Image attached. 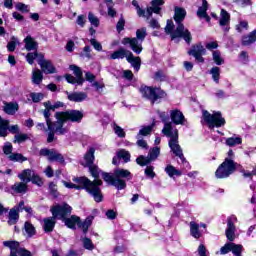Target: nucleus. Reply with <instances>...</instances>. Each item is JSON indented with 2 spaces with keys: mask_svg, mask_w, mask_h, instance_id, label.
<instances>
[{
  "mask_svg": "<svg viewBox=\"0 0 256 256\" xmlns=\"http://www.w3.org/2000/svg\"><path fill=\"white\" fill-rule=\"evenodd\" d=\"M31 183H33L34 185H38V187H41V185H43V180L41 179V177H39V175H37L34 172V175L31 178Z\"/></svg>",
  "mask_w": 256,
  "mask_h": 256,
  "instance_id": "nucleus-59",
  "label": "nucleus"
},
{
  "mask_svg": "<svg viewBox=\"0 0 256 256\" xmlns=\"http://www.w3.org/2000/svg\"><path fill=\"white\" fill-rule=\"evenodd\" d=\"M230 21H231V16L229 15V13L226 10L222 9L221 14H220L219 25H220V27H222V29L225 33L229 32Z\"/></svg>",
  "mask_w": 256,
  "mask_h": 256,
  "instance_id": "nucleus-23",
  "label": "nucleus"
},
{
  "mask_svg": "<svg viewBox=\"0 0 256 256\" xmlns=\"http://www.w3.org/2000/svg\"><path fill=\"white\" fill-rule=\"evenodd\" d=\"M73 182H67L63 181L64 187L67 189H77L78 191L80 189H85L89 195L93 196L94 201L96 203H101L103 201V195L101 194V185H103V181L100 179H96L94 181L89 180L87 177H79V178H73Z\"/></svg>",
  "mask_w": 256,
  "mask_h": 256,
  "instance_id": "nucleus-1",
  "label": "nucleus"
},
{
  "mask_svg": "<svg viewBox=\"0 0 256 256\" xmlns=\"http://www.w3.org/2000/svg\"><path fill=\"white\" fill-rule=\"evenodd\" d=\"M140 93L146 97V99H150L152 103H155L157 99H163L166 95L161 88H151L149 86H142L140 88Z\"/></svg>",
  "mask_w": 256,
  "mask_h": 256,
  "instance_id": "nucleus-9",
  "label": "nucleus"
},
{
  "mask_svg": "<svg viewBox=\"0 0 256 256\" xmlns=\"http://www.w3.org/2000/svg\"><path fill=\"white\" fill-rule=\"evenodd\" d=\"M220 253L221 255L233 253L234 256H242L241 253H243V245L228 242L220 249Z\"/></svg>",
  "mask_w": 256,
  "mask_h": 256,
  "instance_id": "nucleus-16",
  "label": "nucleus"
},
{
  "mask_svg": "<svg viewBox=\"0 0 256 256\" xmlns=\"http://www.w3.org/2000/svg\"><path fill=\"white\" fill-rule=\"evenodd\" d=\"M15 193H27V182H18L12 186Z\"/></svg>",
  "mask_w": 256,
  "mask_h": 256,
  "instance_id": "nucleus-40",
  "label": "nucleus"
},
{
  "mask_svg": "<svg viewBox=\"0 0 256 256\" xmlns=\"http://www.w3.org/2000/svg\"><path fill=\"white\" fill-rule=\"evenodd\" d=\"M132 5H133V7L136 8V11H137V14L139 15V17H145V10L141 9L137 0H133Z\"/></svg>",
  "mask_w": 256,
  "mask_h": 256,
  "instance_id": "nucleus-58",
  "label": "nucleus"
},
{
  "mask_svg": "<svg viewBox=\"0 0 256 256\" xmlns=\"http://www.w3.org/2000/svg\"><path fill=\"white\" fill-rule=\"evenodd\" d=\"M4 247H9L10 256H31V252L19 247V242L17 241H4Z\"/></svg>",
  "mask_w": 256,
  "mask_h": 256,
  "instance_id": "nucleus-12",
  "label": "nucleus"
},
{
  "mask_svg": "<svg viewBox=\"0 0 256 256\" xmlns=\"http://www.w3.org/2000/svg\"><path fill=\"white\" fill-rule=\"evenodd\" d=\"M159 118L161 119L162 123H169V114L167 112L157 111Z\"/></svg>",
  "mask_w": 256,
  "mask_h": 256,
  "instance_id": "nucleus-62",
  "label": "nucleus"
},
{
  "mask_svg": "<svg viewBox=\"0 0 256 256\" xmlns=\"http://www.w3.org/2000/svg\"><path fill=\"white\" fill-rule=\"evenodd\" d=\"M88 167L90 169L91 175L94 176L95 179H97V177H99V175L101 173V170H99V168L97 166H93V165H90Z\"/></svg>",
  "mask_w": 256,
  "mask_h": 256,
  "instance_id": "nucleus-61",
  "label": "nucleus"
},
{
  "mask_svg": "<svg viewBox=\"0 0 256 256\" xmlns=\"http://www.w3.org/2000/svg\"><path fill=\"white\" fill-rule=\"evenodd\" d=\"M57 118L60 119L61 129H64V132H58V135H67L69 133V126H65L67 121L71 123H81L83 120V112L79 110H67L65 112H57Z\"/></svg>",
  "mask_w": 256,
  "mask_h": 256,
  "instance_id": "nucleus-5",
  "label": "nucleus"
},
{
  "mask_svg": "<svg viewBox=\"0 0 256 256\" xmlns=\"http://www.w3.org/2000/svg\"><path fill=\"white\" fill-rule=\"evenodd\" d=\"M8 131L13 134L19 133V125L9 127V120H5L0 116V137H7Z\"/></svg>",
  "mask_w": 256,
  "mask_h": 256,
  "instance_id": "nucleus-17",
  "label": "nucleus"
},
{
  "mask_svg": "<svg viewBox=\"0 0 256 256\" xmlns=\"http://www.w3.org/2000/svg\"><path fill=\"white\" fill-rule=\"evenodd\" d=\"M19 221V212L17 208H12L8 214V225H15Z\"/></svg>",
  "mask_w": 256,
  "mask_h": 256,
  "instance_id": "nucleus-34",
  "label": "nucleus"
},
{
  "mask_svg": "<svg viewBox=\"0 0 256 256\" xmlns=\"http://www.w3.org/2000/svg\"><path fill=\"white\" fill-rule=\"evenodd\" d=\"M24 43L25 49L27 51H35V49H37V42H35V40L31 36H27L24 39Z\"/></svg>",
  "mask_w": 256,
  "mask_h": 256,
  "instance_id": "nucleus-39",
  "label": "nucleus"
},
{
  "mask_svg": "<svg viewBox=\"0 0 256 256\" xmlns=\"http://www.w3.org/2000/svg\"><path fill=\"white\" fill-rule=\"evenodd\" d=\"M81 218L79 216L72 215L70 218L64 219V223L68 229H77Z\"/></svg>",
  "mask_w": 256,
  "mask_h": 256,
  "instance_id": "nucleus-30",
  "label": "nucleus"
},
{
  "mask_svg": "<svg viewBox=\"0 0 256 256\" xmlns=\"http://www.w3.org/2000/svg\"><path fill=\"white\" fill-rule=\"evenodd\" d=\"M203 123L209 127V129H215V127H223L225 125V118L221 115V112L209 113L207 110L202 111Z\"/></svg>",
  "mask_w": 256,
  "mask_h": 256,
  "instance_id": "nucleus-7",
  "label": "nucleus"
},
{
  "mask_svg": "<svg viewBox=\"0 0 256 256\" xmlns=\"http://www.w3.org/2000/svg\"><path fill=\"white\" fill-rule=\"evenodd\" d=\"M70 70L73 71L75 77L66 75V81L72 85H83L85 80L83 79V71H81V68L77 65H70Z\"/></svg>",
  "mask_w": 256,
  "mask_h": 256,
  "instance_id": "nucleus-14",
  "label": "nucleus"
},
{
  "mask_svg": "<svg viewBox=\"0 0 256 256\" xmlns=\"http://www.w3.org/2000/svg\"><path fill=\"white\" fill-rule=\"evenodd\" d=\"M150 7H148L145 11V16L147 19L153 15V13H156V15H159L161 13V6L165 5V1L163 0H152Z\"/></svg>",
  "mask_w": 256,
  "mask_h": 256,
  "instance_id": "nucleus-21",
  "label": "nucleus"
},
{
  "mask_svg": "<svg viewBox=\"0 0 256 256\" xmlns=\"http://www.w3.org/2000/svg\"><path fill=\"white\" fill-rule=\"evenodd\" d=\"M151 131H153V126H143L137 135V139H141V137H147V135H151Z\"/></svg>",
  "mask_w": 256,
  "mask_h": 256,
  "instance_id": "nucleus-43",
  "label": "nucleus"
},
{
  "mask_svg": "<svg viewBox=\"0 0 256 256\" xmlns=\"http://www.w3.org/2000/svg\"><path fill=\"white\" fill-rule=\"evenodd\" d=\"M87 167H91L95 161V148H90L84 156Z\"/></svg>",
  "mask_w": 256,
  "mask_h": 256,
  "instance_id": "nucleus-37",
  "label": "nucleus"
},
{
  "mask_svg": "<svg viewBox=\"0 0 256 256\" xmlns=\"http://www.w3.org/2000/svg\"><path fill=\"white\" fill-rule=\"evenodd\" d=\"M38 64L40 65L43 73H46V74L55 73V66H53V63H51V61L41 59L38 61Z\"/></svg>",
  "mask_w": 256,
  "mask_h": 256,
  "instance_id": "nucleus-27",
  "label": "nucleus"
},
{
  "mask_svg": "<svg viewBox=\"0 0 256 256\" xmlns=\"http://www.w3.org/2000/svg\"><path fill=\"white\" fill-rule=\"evenodd\" d=\"M3 152L5 155H11L13 153V145L11 142H6L3 146Z\"/></svg>",
  "mask_w": 256,
  "mask_h": 256,
  "instance_id": "nucleus-60",
  "label": "nucleus"
},
{
  "mask_svg": "<svg viewBox=\"0 0 256 256\" xmlns=\"http://www.w3.org/2000/svg\"><path fill=\"white\" fill-rule=\"evenodd\" d=\"M208 9H209V3H207V0H202V6H200L197 11V17H199L200 19H205L207 23L211 21V17L207 15Z\"/></svg>",
  "mask_w": 256,
  "mask_h": 256,
  "instance_id": "nucleus-25",
  "label": "nucleus"
},
{
  "mask_svg": "<svg viewBox=\"0 0 256 256\" xmlns=\"http://www.w3.org/2000/svg\"><path fill=\"white\" fill-rule=\"evenodd\" d=\"M14 139V143H23L29 139V136L27 134H16Z\"/></svg>",
  "mask_w": 256,
  "mask_h": 256,
  "instance_id": "nucleus-57",
  "label": "nucleus"
},
{
  "mask_svg": "<svg viewBox=\"0 0 256 256\" xmlns=\"http://www.w3.org/2000/svg\"><path fill=\"white\" fill-rule=\"evenodd\" d=\"M153 166H147L145 169V175L153 179L155 177V172L153 171Z\"/></svg>",
  "mask_w": 256,
  "mask_h": 256,
  "instance_id": "nucleus-64",
  "label": "nucleus"
},
{
  "mask_svg": "<svg viewBox=\"0 0 256 256\" xmlns=\"http://www.w3.org/2000/svg\"><path fill=\"white\" fill-rule=\"evenodd\" d=\"M173 29H175V24H173L172 20H168L167 21V25L165 27V31L168 35L172 36L173 33H175V31H173ZM171 39H173V36L171 37Z\"/></svg>",
  "mask_w": 256,
  "mask_h": 256,
  "instance_id": "nucleus-53",
  "label": "nucleus"
},
{
  "mask_svg": "<svg viewBox=\"0 0 256 256\" xmlns=\"http://www.w3.org/2000/svg\"><path fill=\"white\" fill-rule=\"evenodd\" d=\"M210 75H212L214 82L219 83V79H221V68L217 66L213 67L210 70Z\"/></svg>",
  "mask_w": 256,
  "mask_h": 256,
  "instance_id": "nucleus-44",
  "label": "nucleus"
},
{
  "mask_svg": "<svg viewBox=\"0 0 256 256\" xmlns=\"http://www.w3.org/2000/svg\"><path fill=\"white\" fill-rule=\"evenodd\" d=\"M129 53H131V51L126 50L125 48H120L117 51L113 52L110 55V59H127V56L129 55Z\"/></svg>",
  "mask_w": 256,
  "mask_h": 256,
  "instance_id": "nucleus-32",
  "label": "nucleus"
},
{
  "mask_svg": "<svg viewBox=\"0 0 256 256\" xmlns=\"http://www.w3.org/2000/svg\"><path fill=\"white\" fill-rule=\"evenodd\" d=\"M185 17H187V11H185L184 8H174V21L177 26L174 32L172 33V40L184 39V41H186V43L189 45L193 37L191 36V32L189 31V29L185 28V25H183Z\"/></svg>",
  "mask_w": 256,
  "mask_h": 256,
  "instance_id": "nucleus-2",
  "label": "nucleus"
},
{
  "mask_svg": "<svg viewBox=\"0 0 256 256\" xmlns=\"http://www.w3.org/2000/svg\"><path fill=\"white\" fill-rule=\"evenodd\" d=\"M10 161H18L20 163H23V161H27V158L23 157V154L14 153L9 155Z\"/></svg>",
  "mask_w": 256,
  "mask_h": 256,
  "instance_id": "nucleus-52",
  "label": "nucleus"
},
{
  "mask_svg": "<svg viewBox=\"0 0 256 256\" xmlns=\"http://www.w3.org/2000/svg\"><path fill=\"white\" fill-rule=\"evenodd\" d=\"M34 173L35 171L31 169H25L22 173L18 174V178L20 181H23V183H31Z\"/></svg>",
  "mask_w": 256,
  "mask_h": 256,
  "instance_id": "nucleus-31",
  "label": "nucleus"
},
{
  "mask_svg": "<svg viewBox=\"0 0 256 256\" xmlns=\"http://www.w3.org/2000/svg\"><path fill=\"white\" fill-rule=\"evenodd\" d=\"M102 179L109 185L116 187L118 191H122L127 187V181H131L133 179V175L129 170H125L123 168H117L114 170L113 174L102 172Z\"/></svg>",
  "mask_w": 256,
  "mask_h": 256,
  "instance_id": "nucleus-3",
  "label": "nucleus"
},
{
  "mask_svg": "<svg viewBox=\"0 0 256 256\" xmlns=\"http://www.w3.org/2000/svg\"><path fill=\"white\" fill-rule=\"evenodd\" d=\"M118 159H123L125 163H128V161L131 159V154H129L128 151L120 150L117 154Z\"/></svg>",
  "mask_w": 256,
  "mask_h": 256,
  "instance_id": "nucleus-51",
  "label": "nucleus"
},
{
  "mask_svg": "<svg viewBox=\"0 0 256 256\" xmlns=\"http://www.w3.org/2000/svg\"><path fill=\"white\" fill-rule=\"evenodd\" d=\"M213 61L217 65H223L225 63V60H223V57H221V52L219 50H215L212 53Z\"/></svg>",
  "mask_w": 256,
  "mask_h": 256,
  "instance_id": "nucleus-46",
  "label": "nucleus"
},
{
  "mask_svg": "<svg viewBox=\"0 0 256 256\" xmlns=\"http://www.w3.org/2000/svg\"><path fill=\"white\" fill-rule=\"evenodd\" d=\"M71 211H73V208H71V206H69V204L67 203L58 204L51 208V213L53 215V218L60 219L61 221H65V219H67Z\"/></svg>",
  "mask_w": 256,
  "mask_h": 256,
  "instance_id": "nucleus-11",
  "label": "nucleus"
},
{
  "mask_svg": "<svg viewBox=\"0 0 256 256\" xmlns=\"http://www.w3.org/2000/svg\"><path fill=\"white\" fill-rule=\"evenodd\" d=\"M235 223H237V216L231 215L227 218V228L225 230V235L226 239L231 242H233L234 239H237V227H235Z\"/></svg>",
  "mask_w": 256,
  "mask_h": 256,
  "instance_id": "nucleus-15",
  "label": "nucleus"
},
{
  "mask_svg": "<svg viewBox=\"0 0 256 256\" xmlns=\"http://www.w3.org/2000/svg\"><path fill=\"white\" fill-rule=\"evenodd\" d=\"M249 29V23L245 20H241L238 25H236V30L238 33H243V31H247Z\"/></svg>",
  "mask_w": 256,
  "mask_h": 256,
  "instance_id": "nucleus-50",
  "label": "nucleus"
},
{
  "mask_svg": "<svg viewBox=\"0 0 256 256\" xmlns=\"http://www.w3.org/2000/svg\"><path fill=\"white\" fill-rule=\"evenodd\" d=\"M159 155H161V148H159V146H156L150 149L149 157L139 156L136 159V163L141 167H145V165H149L151 161H155V159H157Z\"/></svg>",
  "mask_w": 256,
  "mask_h": 256,
  "instance_id": "nucleus-13",
  "label": "nucleus"
},
{
  "mask_svg": "<svg viewBox=\"0 0 256 256\" xmlns=\"http://www.w3.org/2000/svg\"><path fill=\"white\" fill-rule=\"evenodd\" d=\"M43 227H44V231L46 233H51V231H53V229L55 228V218H54V216L49 217V218H45Z\"/></svg>",
  "mask_w": 256,
  "mask_h": 256,
  "instance_id": "nucleus-33",
  "label": "nucleus"
},
{
  "mask_svg": "<svg viewBox=\"0 0 256 256\" xmlns=\"http://www.w3.org/2000/svg\"><path fill=\"white\" fill-rule=\"evenodd\" d=\"M147 37V29L141 28L136 31V38L126 37L122 40V45H129L130 49L136 53V55H141L143 51V41Z\"/></svg>",
  "mask_w": 256,
  "mask_h": 256,
  "instance_id": "nucleus-6",
  "label": "nucleus"
},
{
  "mask_svg": "<svg viewBox=\"0 0 256 256\" xmlns=\"http://www.w3.org/2000/svg\"><path fill=\"white\" fill-rule=\"evenodd\" d=\"M256 41V30L251 32L248 36H244L242 38V45H251V43H255Z\"/></svg>",
  "mask_w": 256,
  "mask_h": 256,
  "instance_id": "nucleus-41",
  "label": "nucleus"
},
{
  "mask_svg": "<svg viewBox=\"0 0 256 256\" xmlns=\"http://www.w3.org/2000/svg\"><path fill=\"white\" fill-rule=\"evenodd\" d=\"M162 133L168 139H179V130L173 125V122L165 123Z\"/></svg>",
  "mask_w": 256,
  "mask_h": 256,
  "instance_id": "nucleus-20",
  "label": "nucleus"
},
{
  "mask_svg": "<svg viewBox=\"0 0 256 256\" xmlns=\"http://www.w3.org/2000/svg\"><path fill=\"white\" fill-rule=\"evenodd\" d=\"M82 243L84 249H87L88 251H93V249H95V244H93V241L87 237L82 239Z\"/></svg>",
  "mask_w": 256,
  "mask_h": 256,
  "instance_id": "nucleus-47",
  "label": "nucleus"
},
{
  "mask_svg": "<svg viewBox=\"0 0 256 256\" xmlns=\"http://www.w3.org/2000/svg\"><path fill=\"white\" fill-rule=\"evenodd\" d=\"M45 95L43 93H31L30 98L32 99L33 103H39V101H43Z\"/></svg>",
  "mask_w": 256,
  "mask_h": 256,
  "instance_id": "nucleus-56",
  "label": "nucleus"
},
{
  "mask_svg": "<svg viewBox=\"0 0 256 256\" xmlns=\"http://www.w3.org/2000/svg\"><path fill=\"white\" fill-rule=\"evenodd\" d=\"M168 145L174 153L176 157H179L182 165L185 167V169H191V165L187 162V159L183 155V149H181V146L179 145V138L176 139H170L168 142Z\"/></svg>",
  "mask_w": 256,
  "mask_h": 256,
  "instance_id": "nucleus-10",
  "label": "nucleus"
},
{
  "mask_svg": "<svg viewBox=\"0 0 256 256\" xmlns=\"http://www.w3.org/2000/svg\"><path fill=\"white\" fill-rule=\"evenodd\" d=\"M44 107H50L52 108V111H55V109H61L63 107V102H55L54 104L51 103V101H47L43 103Z\"/></svg>",
  "mask_w": 256,
  "mask_h": 256,
  "instance_id": "nucleus-49",
  "label": "nucleus"
},
{
  "mask_svg": "<svg viewBox=\"0 0 256 256\" xmlns=\"http://www.w3.org/2000/svg\"><path fill=\"white\" fill-rule=\"evenodd\" d=\"M17 45H19V40H17V38L15 37H12L11 41L7 44L8 51L10 53H13V51H15V49L17 48Z\"/></svg>",
  "mask_w": 256,
  "mask_h": 256,
  "instance_id": "nucleus-48",
  "label": "nucleus"
},
{
  "mask_svg": "<svg viewBox=\"0 0 256 256\" xmlns=\"http://www.w3.org/2000/svg\"><path fill=\"white\" fill-rule=\"evenodd\" d=\"M45 109L43 111V115L46 121V125L48 127V137L47 142L53 143L55 140V135H59V133H63L65 129H61V120L57 117V112L55 113V119L56 121H51V111H53V108L49 106H44Z\"/></svg>",
  "mask_w": 256,
  "mask_h": 256,
  "instance_id": "nucleus-4",
  "label": "nucleus"
},
{
  "mask_svg": "<svg viewBox=\"0 0 256 256\" xmlns=\"http://www.w3.org/2000/svg\"><path fill=\"white\" fill-rule=\"evenodd\" d=\"M236 169L237 163H235L231 158H226L216 170L215 175L217 179H227V177L235 173Z\"/></svg>",
  "mask_w": 256,
  "mask_h": 256,
  "instance_id": "nucleus-8",
  "label": "nucleus"
},
{
  "mask_svg": "<svg viewBox=\"0 0 256 256\" xmlns=\"http://www.w3.org/2000/svg\"><path fill=\"white\" fill-rule=\"evenodd\" d=\"M126 61L132 65L135 71L141 69V58L133 55V52L128 53Z\"/></svg>",
  "mask_w": 256,
  "mask_h": 256,
  "instance_id": "nucleus-28",
  "label": "nucleus"
},
{
  "mask_svg": "<svg viewBox=\"0 0 256 256\" xmlns=\"http://www.w3.org/2000/svg\"><path fill=\"white\" fill-rule=\"evenodd\" d=\"M241 143H243L241 137H230L226 139V145L228 147H236V145H241Z\"/></svg>",
  "mask_w": 256,
  "mask_h": 256,
  "instance_id": "nucleus-45",
  "label": "nucleus"
},
{
  "mask_svg": "<svg viewBox=\"0 0 256 256\" xmlns=\"http://www.w3.org/2000/svg\"><path fill=\"white\" fill-rule=\"evenodd\" d=\"M24 231L27 237H33L37 233V231L35 230V226H33V224H31L30 222H25Z\"/></svg>",
  "mask_w": 256,
  "mask_h": 256,
  "instance_id": "nucleus-42",
  "label": "nucleus"
},
{
  "mask_svg": "<svg viewBox=\"0 0 256 256\" xmlns=\"http://www.w3.org/2000/svg\"><path fill=\"white\" fill-rule=\"evenodd\" d=\"M77 25L79 27H85V23H87L85 15H79L76 20Z\"/></svg>",
  "mask_w": 256,
  "mask_h": 256,
  "instance_id": "nucleus-63",
  "label": "nucleus"
},
{
  "mask_svg": "<svg viewBox=\"0 0 256 256\" xmlns=\"http://www.w3.org/2000/svg\"><path fill=\"white\" fill-rule=\"evenodd\" d=\"M43 81V72L39 69H34L32 71V83L34 85H41V82Z\"/></svg>",
  "mask_w": 256,
  "mask_h": 256,
  "instance_id": "nucleus-35",
  "label": "nucleus"
},
{
  "mask_svg": "<svg viewBox=\"0 0 256 256\" xmlns=\"http://www.w3.org/2000/svg\"><path fill=\"white\" fill-rule=\"evenodd\" d=\"M165 173H167V175L170 177H181V175H183V172L176 169L173 165H167L165 168Z\"/></svg>",
  "mask_w": 256,
  "mask_h": 256,
  "instance_id": "nucleus-38",
  "label": "nucleus"
},
{
  "mask_svg": "<svg viewBox=\"0 0 256 256\" xmlns=\"http://www.w3.org/2000/svg\"><path fill=\"white\" fill-rule=\"evenodd\" d=\"M93 223V216H89L85 219V221L79 222L78 227L79 229H82L83 233L86 234L87 231H89V226Z\"/></svg>",
  "mask_w": 256,
  "mask_h": 256,
  "instance_id": "nucleus-36",
  "label": "nucleus"
},
{
  "mask_svg": "<svg viewBox=\"0 0 256 256\" xmlns=\"http://www.w3.org/2000/svg\"><path fill=\"white\" fill-rule=\"evenodd\" d=\"M3 104H4L3 111L7 115H15V113L19 111V103L17 102L4 101Z\"/></svg>",
  "mask_w": 256,
  "mask_h": 256,
  "instance_id": "nucleus-26",
  "label": "nucleus"
},
{
  "mask_svg": "<svg viewBox=\"0 0 256 256\" xmlns=\"http://www.w3.org/2000/svg\"><path fill=\"white\" fill-rule=\"evenodd\" d=\"M207 51L205 47L201 44H196L192 46V48L188 51V55H191L198 63H205V59L203 55H205Z\"/></svg>",
  "mask_w": 256,
  "mask_h": 256,
  "instance_id": "nucleus-18",
  "label": "nucleus"
},
{
  "mask_svg": "<svg viewBox=\"0 0 256 256\" xmlns=\"http://www.w3.org/2000/svg\"><path fill=\"white\" fill-rule=\"evenodd\" d=\"M88 21L93 25V27H99V18L91 12L88 14Z\"/></svg>",
  "mask_w": 256,
  "mask_h": 256,
  "instance_id": "nucleus-55",
  "label": "nucleus"
},
{
  "mask_svg": "<svg viewBox=\"0 0 256 256\" xmlns=\"http://www.w3.org/2000/svg\"><path fill=\"white\" fill-rule=\"evenodd\" d=\"M40 155H42V157H47L48 160L50 161H57L58 163H65V158H63V155H61L59 152L51 149H41L40 150Z\"/></svg>",
  "mask_w": 256,
  "mask_h": 256,
  "instance_id": "nucleus-19",
  "label": "nucleus"
},
{
  "mask_svg": "<svg viewBox=\"0 0 256 256\" xmlns=\"http://www.w3.org/2000/svg\"><path fill=\"white\" fill-rule=\"evenodd\" d=\"M113 130L117 137L124 138L125 137V130L121 128V126L117 125L116 123L113 124Z\"/></svg>",
  "mask_w": 256,
  "mask_h": 256,
  "instance_id": "nucleus-54",
  "label": "nucleus"
},
{
  "mask_svg": "<svg viewBox=\"0 0 256 256\" xmlns=\"http://www.w3.org/2000/svg\"><path fill=\"white\" fill-rule=\"evenodd\" d=\"M69 101H73L74 103H81L87 99V93L85 92H74L67 93Z\"/></svg>",
  "mask_w": 256,
  "mask_h": 256,
  "instance_id": "nucleus-29",
  "label": "nucleus"
},
{
  "mask_svg": "<svg viewBox=\"0 0 256 256\" xmlns=\"http://www.w3.org/2000/svg\"><path fill=\"white\" fill-rule=\"evenodd\" d=\"M189 226H190V235H192L194 239H201V237H203V231H201L199 227H202L203 229H207V224L205 223L198 224L195 221H191Z\"/></svg>",
  "mask_w": 256,
  "mask_h": 256,
  "instance_id": "nucleus-22",
  "label": "nucleus"
},
{
  "mask_svg": "<svg viewBox=\"0 0 256 256\" xmlns=\"http://www.w3.org/2000/svg\"><path fill=\"white\" fill-rule=\"evenodd\" d=\"M170 118L174 125H185V116L183 115V112L178 109L170 112Z\"/></svg>",
  "mask_w": 256,
  "mask_h": 256,
  "instance_id": "nucleus-24",
  "label": "nucleus"
}]
</instances>
